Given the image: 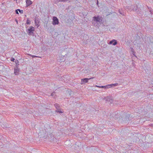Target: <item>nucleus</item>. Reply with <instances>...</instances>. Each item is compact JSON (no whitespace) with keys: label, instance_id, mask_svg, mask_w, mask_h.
I'll return each mask as SVG.
<instances>
[{"label":"nucleus","instance_id":"obj_1","mask_svg":"<svg viewBox=\"0 0 153 153\" xmlns=\"http://www.w3.org/2000/svg\"><path fill=\"white\" fill-rule=\"evenodd\" d=\"M92 24L94 25L97 26L98 23H101L102 22V18L99 16H94L93 18Z\"/></svg>","mask_w":153,"mask_h":153},{"label":"nucleus","instance_id":"obj_2","mask_svg":"<svg viewBox=\"0 0 153 153\" xmlns=\"http://www.w3.org/2000/svg\"><path fill=\"white\" fill-rule=\"evenodd\" d=\"M118 83H116L115 84H111L108 85H106L105 86H98L97 85H95V87H96L98 88H111V87H114V86H117L118 85Z\"/></svg>","mask_w":153,"mask_h":153},{"label":"nucleus","instance_id":"obj_3","mask_svg":"<svg viewBox=\"0 0 153 153\" xmlns=\"http://www.w3.org/2000/svg\"><path fill=\"white\" fill-rule=\"evenodd\" d=\"M35 30L34 27L32 26L30 27V28L26 30V32L29 35H31L33 33Z\"/></svg>","mask_w":153,"mask_h":153},{"label":"nucleus","instance_id":"obj_4","mask_svg":"<svg viewBox=\"0 0 153 153\" xmlns=\"http://www.w3.org/2000/svg\"><path fill=\"white\" fill-rule=\"evenodd\" d=\"M59 23L58 19L56 16H53L52 24L53 25H58Z\"/></svg>","mask_w":153,"mask_h":153},{"label":"nucleus","instance_id":"obj_5","mask_svg":"<svg viewBox=\"0 0 153 153\" xmlns=\"http://www.w3.org/2000/svg\"><path fill=\"white\" fill-rule=\"evenodd\" d=\"M94 78V77H92L89 78H86L84 79H81L80 83L81 85H82L84 83L87 82L88 80H90L91 79H93Z\"/></svg>","mask_w":153,"mask_h":153},{"label":"nucleus","instance_id":"obj_6","mask_svg":"<svg viewBox=\"0 0 153 153\" xmlns=\"http://www.w3.org/2000/svg\"><path fill=\"white\" fill-rule=\"evenodd\" d=\"M55 106L56 108L57 109L56 111L57 112H59V113H63V112L62 111H60L59 108V105H58L57 104H55Z\"/></svg>","mask_w":153,"mask_h":153},{"label":"nucleus","instance_id":"obj_7","mask_svg":"<svg viewBox=\"0 0 153 153\" xmlns=\"http://www.w3.org/2000/svg\"><path fill=\"white\" fill-rule=\"evenodd\" d=\"M113 44V45H116L117 44V42L115 40H113L109 42V44Z\"/></svg>","mask_w":153,"mask_h":153},{"label":"nucleus","instance_id":"obj_8","mask_svg":"<svg viewBox=\"0 0 153 153\" xmlns=\"http://www.w3.org/2000/svg\"><path fill=\"white\" fill-rule=\"evenodd\" d=\"M26 2L27 7H28L32 4V1L30 0H27Z\"/></svg>","mask_w":153,"mask_h":153},{"label":"nucleus","instance_id":"obj_9","mask_svg":"<svg viewBox=\"0 0 153 153\" xmlns=\"http://www.w3.org/2000/svg\"><path fill=\"white\" fill-rule=\"evenodd\" d=\"M14 74H15L16 75H17L18 74V72L19 71V69L17 67H16V68H14Z\"/></svg>","mask_w":153,"mask_h":153},{"label":"nucleus","instance_id":"obj_10","mask_svg":"<svg viewBox=\"0 0 153 153\" xmlns=\"http://www.w3.org/2000/svg\"><path fill=\"white\" fill-rule=\"evenodd\" d=\"M35 24L36 26H37V27L39 26V21L38 20H35Z\"/></svg>","mask_w":153,"mask_h":153},{"label":"nucleus","instance_id":"obj_11","mask_svg":"<svg viewBox=\"0 0 153 153\" xmlns=\"http://www.w3.org/2000/svg\"><path fill=\"white\" fill-rule=\"evenodd\" d=\"M111 97H105L104 99L106 101H110V99H111Z\"/></svg>","mask_w":153,"mask_h":153},{"label":"nucleus","instance_id":"obj_12","mask_svg":"<svg viewBox=\"0 0 153 153\" xmlns=\"http://www.w3.org/2000/svg\"><path fill=\"white\" fill-rule=\"evenodd\" d=\"M134 8L132 9V10L134 11H136L137 10V5H135L134 6Z\"/></svg>","mask_w":153,"mask_h":153},{"label":"nucleus","instance_id":"obj_13","mask_svg":"<svg viewBox=\"0 0 153 153\" xmlns=\"http://www.w3.org/2000/svg\"><path fill=\"white\" fill-rule=\"evenodd\" d=\"M61 1L67 2H70L72 1V0H59Z\"/></svg>","mask_w":153,"mask_h":153},{"label":"nucleus","instance_id":"obj_14","mask_svg":"<svg viewBox=\"0 0 153 153\" xmlns=\"http://www.w3.org/2000/svg\"><path fill=\"white\" fill-rule=\"evenodd\" d=\"M18 10L19 11V13L21 14H22L23 13V10H20L19 9H18Z\"/></svg>","mask_w":153,"mask_h":153},{"label":"nucleus","instance_id":"obj_15","mask_svg":"<svg viewBox=\"0 0 153 153\" xmlns=\"http://www.w3.org/2000/svg\"><path fill=\"white\" fill-rule=\"evenodd\" d=\"M30 21L28 19H27V24L29 25L30 24Z\"/></svg>","mask_w":153,"mask_h":153},{"label":"nucleus","instance_id":"obj_16","mask_svg":"<svg viewBox=\"0 0 153 153\" xmlns=\"http://www.w3.org/2000/svg\"><path fill=\"white\" fill-rule=\"evenodd\" d=\"M30 56H31L33 58H34V57H38L37 56L32 55H30Z\"/></svg>","mask_w":153,"mask_h":153},{"label":"nucleus","instance_id":"obj_17","mask_svg":"<svg viewBox=\"0 0 153 153\" xmlns=\"http://www.w3.org/2000/svg\"><path fill=\"white\" fill-rule=\"evenodd\" d=\"M15 59L13 58H11L10 59V60L12 62H14Z\"/></svg>","mask_w":153,"mask_h":153},{"label":"nucleus","instance_id":"obj_18","mask_svg":"<svg viewBox=\"0 0 153 153\" xmlns=\"http://www.w3.org/2000/svg\"><path fill=\"white\" fill-rule=\"evenodd\" d=\"M109 102H110L111 103H112V102H113V99L111 98L110 101H109Z\"/></svg>","mask_w":153,"mask_h":153},{"label":"nucleus","instance_id":"obj_19","mask_svg":"<svg viewBox=\"0 0 153 153\" xmlns=\"http://www.w3.org/2000/svg\"><path fill=\"white\" fill-rule=\"evenodd\" d=\"M118 11H119V13L120 14L122 15H124V14L121 13V12L120 10H119Z\"/></svg>","mask_w":153,"mask_h":153},{"label":"nucleus","instance_id":"obj_20","mask_svg":"<svg viewBox=\"0 0 153 153\" xmlns=\"http://www.w3.org/2000/svg\"><path fill=\"white\" fill-rule=\"evenodd\" d=\"M18 9H17V10H16V11H15L16 13L17 14H19V13H18Z\"/></svg>","mask_w":153,"mask_h":153},{"label":"nucleus","instance_id":"obj_21","mask_svg":"<svg viewBox=\"0 0 153 153\" xmlns=\"http://www.w3.org/2000/svg\"><path fill=\"white\" fill-rule=\"evenodd\" d=\"M15 63H16L17 64V63H19V61L18 60H17L15 62Z\"/></svg>","mask_w":153,"mask_h":153},{"label":"nucleus","instance_id":"obj_22","mask_svg":"<svg viewBox=\"0 0 153 153\" xmlns=\"http://www.w3.org/2000/svg\"><path fill=\"white\" fill-rule=\"evenodd\" d=\"M127 7V8L128 9H130V7L129 6H128V7Z\"/></svg>","mask_w":153,"mask_h":153},{"label":"nucleus","instance_id":"obj_23","mask_svg":"<svg viewBox=\"0 0 153 153\" xmlns=\"http://www.w3.org/2000/svg\"><path fill=\"white\" fill-rule=\"evenodd\" d=\"M150 11L151 12V13H152V10H150Z\"/></svg>","mask_w":153,"mask_h":153},{"label":"nucleus","instance_id":"obj_24","mask_svg":"<svg viewBox=\"0 0 153 153\" xmlns=\"http://www.w3.org/2000/svg\"><path fill=\"white\" fill-rule=\"evenodd\" d=\"M98 0H97V4H98Z\"/></svg>","mask_w":153,"mask_h":153},{"label":"nucleus","instance_id":"obj_25","mask_svg":"<svg viewBox=\"0 0 153 153\" xmlns=\"http://www.w3.org/2000/svg\"><path fill=\"white\" fill-rule=\"evenodd\" d=\"M53 93H52L51 94V95L53 96Z\"/></svg>","mask_w":153,"mask_h":153}]
</instances>
